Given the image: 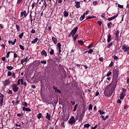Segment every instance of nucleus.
Segmentation results:
<instances>
[{
	"instance_id": "10",
	"label": "nucleus",
	"mask_w": 129,
	"mask_h": 129,
	"mask_svg": "<svg viewBox=\"0 0 129 129\" xmlns=\"http://www.w3.org/2000/svg\"><path fill=\"white\" fill-rule=\"evenodd\" d=\"M115 41H117L118 40L119 38V30H117V31H115Z\"/></svg>"
},
{
	"instance_id": "36",
	"label": "nucleus",
	"mask_w": 129,
	"mask_h": 129,
	"mask_svg": "<svg viewBox=\"0 0 129 129\" xmlns=\"http://www.w3.org/2000/svg\"><path fill=\"white\" fill-rule=\"evenodd\" d=\"M41 117H42V113H39L37 115V118H38V119H40V118H41Z\"/></svg>"
},
{
	"instance_id": "20",
	"label": "nucleus",
	"mask_w": 129,
	"mask_h": 129,
	"mask_svg": "<svg viewBox=\"0 0 129 129\" xmlns=\"http://www.w3.org/2000/svg\"><path fill=\"white\" fill-rule=\"evenodd\" d=\"M52 40L53 41L54 44H57V43H58V41L57 40V38H56V37L53 36L52 37Z\"/></svg>"
},
{
	"instance_id": "14",
	"label": "nucleus",
	"mask_w": 129,
	"mask_h": 129,
	"mask_svg": "<svg viewBox=\"0 0 129 129\" xmlns=\"http://www.w3.org/2000/svg\"><path fill=\"white\" fill-rule=\"evenodd\" d=\"M40 61L39 60H35L34 62V66L35 67H38V66H40Z\"/></svg>"
},
{
	"instance_id": "51",
	"label": "nucleus",
	"mask_w": 129,
	"mask_h": 129,
	"mask_svg": "<svg viewBox=\"0 0 129 129\" xmlns=\"http://www.w3.org/2000/svg\"><path fill=\"white\" fill-rule=\"evenodd\" d=\"M20 84H21V79L18 80L17 84L16 85H17V86H19V85H20Z\"/></svg>"
},
{
	"instance_id": "55",
	"label": "nucleus",
	"mask_w": 129,
	"mask_h": 129,
	"mask_svg": "<svg viewBox=\"0 0 129 129\" xmlns=\"http://www.w3.org/2000/svg\"><path fill=\"white\" fill-rule=\"evenodd\" d=\"M98 26L100 27H101V24H102V22L101 21H98L97 22Z\"/></svg>"
},
{
	"instance_id": "58",
	"label": "nucleus",
	"mask_w": 129,
	"mask_h": 129,
	"mask_svg": "<svg viewBox=\"0 0 129 129\" xmlns=\"http://www.w3.org/2000/svg\"><path fill=\"white\" fill-rule=\"evenodd\" d=\"M111 46H112V42L110 43V44H109L107 46V48H109L111 47Z\"/></svg>"
},
{
	"instance_id": "64",
	"label": "nucleus",
	"mask_w": 129,
	"mask_h": 129,
	"mask_svg": "<svg viewBox=\"0 0 129 129\" xmlns=\"http://www.w3.org/2000/svg\"><path fill=\"white\" fill-rule=\"evenodd\" d=\"M0 28H1V29H3L5 27H4V25L3 24H0Z\"/></svg>"
},
{
	"instance_id": "32",
	"label": "nucleus",
	"mask_w": 129,
	"mask_h": 129,
	"mask_svg": "<svg viewBox=\"0 0 129 129\" xmlns=\"http://www.w3.org/2000/svg\"><path fill=\"white\" fill-rule=\"evenodd\" d=\"M78 42L79 43V44H80V45H81L82 46L84 44V43L83 42V41L82 40H78Z\"/></svg>"
},
{
	"instance_id": "29",
	"label": "nucleus",
	"mask_w": 129,
	"mask_h": 129,
	"mask_svg": "<svg viewBox=\"0 0 129 129\" xmlns=\"http://www.w3.org/2000/svg\"><path fill=\"white\" fill-rule=\"evenodd\" d=\"M69 15V14L68 13V12H67V11H66L63 12L64 17H68Z\"/></svg>"
},
{
	"instance_id": "44",
	"label": "nucleus",
	"mask_w": 129,
	"mask_h": 129,
	"mask_svg": "<svg viewBox=\"0 0 129 129\" xmlns=\"http://www.w3.org/2000/svg\"><path fill=\"white\" fill-rule=\"evenodd\" d=\"M92 52H93V49H90L88 51V53L89 54H92Z\"/></svg>"
},
{
	"instance_id": "7",
	"label": "nucleus",
	"mask_w": 129,
	"mask_h": 129,
	"mask_svg": "<svg viewBox=\"0 0 129 129\" xmlns=\"http://www.w3.org/2000/svg\"><path fill=\"white\" fill-rule=\"evenodd\" d=\"M4 97H5V96L0 93V105L1 106H3V104L4 103Z\"/></svg>"
},
{
	"instance_id": "23",
	"label": "nucleus",
	"mask_w": 129,
	"mask_h": 129,
	"mask_svg": "<svg viewBox=\"0 0 129 129\" xmlns=\"http://www.w3.org/2000/svg\"><path fill=\"white\" fill-rule=\"evenodd\" d=\"M75 4H76V7L78 9V8H80V2H75Z\"/></svg>"
},
{
	"instance_id": "38",
	"label": "nucleus",
	"mask_w": 129,
	"mask_h": 129,
	"mask_svg": "<svg viewBox=\"0 0 129 129\" xmlns=\"http://www.w3.org/2000/svg\"><path fill=\"white\" fill-rule=\"evenodd\" d=\"M43 6H44L45 8H47V2H46L45 0L43 2Z\"/></svg>"
},
{
	"instance_id": "33",
	"label": "nucleus",
	"mask_w": 129,
	"mask_h": 129,
	"mask_svg": "<svg viewBox=\"0 0 129 129\" xmlns=\"http://www.w3.org/2000/svg\"><path fill=\"white\" fill-rule=\"evenodd\" d=\"M113 58L114 59H115L116 61H117V60H118V57H117L116 55H113Z\"/></svg>"
},
{
	"instance_id": "12",
	"label": "nucleus",
	"mask_w": 129,
	"mask_h": 129,
	"mask_svg": "<svg viewBox=\"0 0 129 129\" xmlns=\"http://www.w3.org/2000/svg\"><path fill=\"white\" fill-rule=\"evenodd\" d=\"M83 115H84L83 114L81 113V114L78 116H77L76 117V120H78V119H82V117H83Z\"/></svg>"
},
{
	"instance_id": "15",
	"label": "nucleus",
	"mask_w": 129,
	"mask_h": 129,
	"mask_svg": "<svg viewBox=\"0 0 129 129\" xmlns=\"http://www.w3.org/2000/svg\"><path fill=\"white\" fill-rule=\"evenodd\" d=\"M53 89L55 90V92L61 94V90L58 89V88H57L56 87L53 86Z\"/></svg>"
},
{
	"instance_id": "9",
	"label": "nucleus",
	"mask_w": 129,
	"mask_h": 129,
	"mask_svg": "<svg viewBox=\"0 0 129 129\" xmlns=\"http://www.w3.org/2000/svg\"><path fill=\"white\" fill-rule=\"evenodd\" d=\"M9 84H11V81H10V80H7L3 82V85L5 87H7V86H8V85H9Z\"/></svg>"
},
{
	"instance_id": "53",
	"label": "nucleus",
	"mask_w": 129,
	"mask_h": 129,
	"mask_svg": "<svg viewBox=\"0 0 129 129\" xmlns=\"http://www.w3.org/2000/svg\"><path fill=\"white\" fill-rule=\"evenodd\" d=\"M77 109V104H76L74 106V111H76V110Z\"/></svg>"
},
{
	"instance_id": "1",
	"label": "nucleus",
	"mask_w": 129,
	"mask_h": 129,
	"mask_svg": "<svg viewBox=\"0 0 129 129\" xmlns=\"http://www.w3.org/2000/svg\"><path fill=\"white\" fill-rule=\"evenodd\" d=\"M117 85V82H112L105 89L104 94L105 96H111L113 93V90L116 88Z\"/></svg>"
},
{
	"instance_id": "26",
	"label": "nucleus",
	"mask_w": 129,
	"mask_h": 129,
	"mask_svg": "<svg viewBox=\"0 0 129 129\" xmlns=\"http://www.w3.org/2000/svg\"><path fill=\"white\" fill-rule=\"evenodd\" d=\"M16 28L17 32H20L21 31V27L18 25H16Z\"/></svg>"
},
{
	"instance_id": "59",
	"label": "nucleus",
	"mask_w": 129,
	"mask_h": 129,
	"mask_svg": "<svg viewBox=\"0 0 129 129\" xmlns=\"http://www.w3.org/2000/svg\"><path fill=\"white\" fill-rule=\"evenodd\" d=\"M11 54V52L9 51L7 54V58H9L10 57V54Z\"/></svg>"
},
{
	"instance_id": "48",
	"label": "nucleus",
	"mask_w": 129,
	"mask_h": 129,
	"mask_svg": "<svg viewBox=\"0 0 129 129\" xmlns=\"http://www.w3.org/2000/svg\"><path fill=\"white\" fill-rule=\"evenodd\" d=\"M11 76L14 79L16 78V74H15V73H12Z\"/></svg>"
},
{
	"instance_id": "21",
	"label": "nucleus",
	"mask_w": 129,
	"mask_h": 129,
	"mask_svg": "<svg viewBox=\"0 0 129 129\" xmlns=\"http://www.w3.org/2000/svg\"><path fill=\"white\" fill-rule=\"evenodd\" d=\"M28 59H29V57H26L25 58L22 59L21 60V62L23 64V63H25V62H27L28 61Z\"/></svg>"
},
{
	"instance_id": "4",
	"label": "nucleus",
	"mask_w": 129,
	"mask_h": 129,
	"mask_svg": "<svg viewBox=\"0 0 129 129\" xmlns=\"http://www.w3.org/2000/svg\"><path fill=\"white\" fill-rule=\"evenodd\" d=\"M122 50H123V52H126L127 54H129V46L124 44L122 46Z\"/></svg>"
},
{
	"instance_id": "19",
	"label": "nucleus",
	"mask_w": 129,
	"mask_h": 129,
	"mask_svg": "<svg viewBox=\"0 0 129 129\" xmlns=\"http://www.w3.org/2000/svg\"><path fill=\"white\" fill-rule=\"evenodd\" d=\"M111 40V35L109 34H108V36H107V42L110 43Z\"/></svg>"
},
{
	"instance_id": "16",
	"label": "nucleus",
	"mask_w": 129,
	"mask_h": 129,
	"mask_svg": "<svg viewBox=\"0 0 129 129\" xmlns=\"http://www.w3.org/2000/svg\"><path fill=\"white\" fill-rule=\"evenodd\" d=\"M118 16V14H117L116 15H115L111 18H109L108 19V21H109V22H110V21H112L113 20H114V19H116V18H117V16Z\"/></svg>"
},
{
	"instance_id": "17",
	"label": "nucleus",
	"mask_w": 129,
	"mask_h": 129,
	"mask_svg": "<svg viewBox=\"0 0 129 129\" xmlns=\"http://www.w3.org/2000/svg\"><path fill=\"white\" fill-rule=\"evenodd\" d=\"M41 54L42 56H45V57H47V52H46L45 50H43L41 51Z\"/></svg>"
},
{
	"instance_id": "2",
	"label": "nucleus",
	"mask_w": 129,
	"mask_h": 129,
	"mask_svg": "<svg viewBox=\"0 0 129 129\" xmlns=\"http://www.w3.org/2000/svg\"><path fill=\"white\" fill-rule=\"evenodd\" d=\"M126 95V89L124 88H122L121 92L120 94V97H119L120 99L121 100L123 99V98L125 97Z\"/></svg>"
},
{
	"instance_id": "31",
	"label": "nucleus",
	"mask_w": 129,
	"mask_h": 129,
	"mask_svg": "<svg viewBox=\"0 0 129 129\" xmlns=\"http://www.w3.org/2000/svg\"><path fill=\"white\" fill-rule=\"evenodd\" d=\"M79 35L78 34H76L73 38V40L74 41H76V40L77 39V38H78Z\"/></svg>"
},
{
	"instance_id": "63",
	"label": "nucleus",
	"mask_w": 129,
	"mask_h": 129,
	"mask_svg": "<svg viewBox=\"0 0 129 129\" xmlns=\"http://www.w3.org/2000/svg\"><path fill=\"white\" fill-rule=\"evenodd\" d=\"M81 113L84 115L85 114V109H83Z\"/></svg>"
},
{
	"instance_id": "5",
	"label": "nucleus",
	"mask_w": 129,
	"mask_h": 129,
	"mask_svg": "<svg viewBox=\"0 0 129 129\" xmlns=\"http://www.w3.org/2000/svg\"><path fill=\"white\" fill-rule=\"evenodd\" d=\"M12 88L14 91V92H18V90H19V87H18V85L13 84L12 85Z\"/></svg>"
},
{
	"instance_id": "24",
	"label": "nucleus",
	"mask_w": 129,
	"mask_h": 129,
	"mask_svg": "<svg viewBox=\"0 0 129 129\" xmlns=\"http://www.w3.org/2000/svg\"><path fill=\"white\" fill-rule=\"evenodd\" d=\"M46 117L48 120H51V115L49 114V113H47Z\"/></svg>"
},
{
	"instance_id": "35",
	"label": "nucleus",
	"mask_w": 129,
	"mask_h": 129,
	"mask_svg": "<svg viewBox=\"0 0 129 129\" xmlns=\"http://www.w3.org/2000/svg\"><path fill=\"white\" fill-rule=\"evenodd\" d=\"M94 18H95V16L88 17L86 18V20H90V19H94Z\"/></svg>"
},
{
	"instance_id": "37",
	"label": "nucleus",
	"mask_w": 129,
	"mask_h": 129,
	"mask_svg": "<svg viewBox=\"0 0 129 129\" xmlns=\"http://www.w3.org/2000/svg\"><path fill=\"white\" fill-rule=\"evenodd\" d=\"M84 127H86V128H88L90 126V124H89V123H88V124H85L84 125Z\"/></svg>"
},
{
	"instance_id": "43",
	"label": "nucleus",
	"mask_w": 129,
	"mask_h": 129,
	"mask_svg": "<svg viewBox=\"0 0 129 129\" xmlns=\"http://www.w3.org/2000/svg\"><path fill=\"white\" fill-rule=\"evenodd\" d=\"M19 47L20 48V49H21V50H23L24 51V50H25V47H24V46L22 45H19Z\"/></svg>"
},
{
	"instance_id": "42",
	"label": "nucleus",
	"mask_w": 129,
	"mask_h": 129,
	"mask_svg": "<svg viewBox=\"0 0 129 129\" xmlns=\"http://www.w3.org/2000/svg\"><path fill=\"white\" fill-rule=\"evenodd\" d=\"M7 93H8V94H13V91L9 90L7 91Z\"/></svg>"
},
{
	"instance_id": "47",
	"label": "nucleus",
	"mask_w": 129,
	"mask_h": 129,
	"mask_svg": "<svg viewBox=\"0 0 129 129\" xmlns=\"http://www.w3.org/2000/svg\"><path fill=\"white\" fill-rule=\"evenodd\" d=\"M101 17L102 18V19L103 20H105V14L103 13L102 15H101Z\"/></svg>"
},
{
	"instance_id": "28",
	"label": "nucleus",
	"mask_w": 129,
	"mask_h": 129,
	"mask_svg": "<svg viewBox=\"0 0 129 129\" xmlns=\"http://www.w3.org/2000/svg\"><path fill=\"white\" fill-rule=\"evenodd\" d=\"M84 18H85V14H84L80 18V21H83L84 20Z\"/></svg>"
},
{
	"instance_id": "49",
	"label": "nucleus",
	"mask_w": 129,
	"mask_h": 129,
	"mask_svg": "<svg viewBox=\"0 0 129 129\" xmlns=\"http://www.w3.org/2000/svg\"><path fill=\"white\" fill-rule=\"evenodd\" d=\"M12 72L9 71L7 74V76H12Z\"/></svg>"
},
{
	"instance_id": "11",
	"label": "nucleus",
	"mask_w": 129,
	"mask_h": 129,
	"mask_svg": "<svg viewBox=\"0 0 129 129\" xmlns=\"http://www.w3.org/2000/svg\"><path fill=\"white\" fill-rule=\"evenodd\" d=\"M28 16V14H27V11L24 10L23 12H21V17H23L24 16L25 17H27Z\"/></svg>"
},
{
	"instance_id": "8",
	"label": "nucleus",
	"mask_w": 129,
	"mask_h": 129,
	"mask_svg": "<svg viewBox=\"0 0 129 129\" xmlns=\"http://www.w3.org/2000/svg\"><path fill=\"white\" fill-rule=\"evenodd\" d=\"M113 75L115 77H118V70L117 69L113 70Z\"/></svg>"
},
{
	"instance_id": "22",
	"label": "nucleus",
	"mask_w": 129,
	"mask_h": 129,
	"mask_svg": "<svg viewBox=\"0 0 129 129\" xmlns=\"http://www.w3.org/2000/svg\"><path fill=\"white\" fill-rule=\"evenodd\" d=\"M7 69H8L9 71H11L14 69V67L12 66H7Z\"/></svg>"
},
{
	"instance_id": "27",
	"label": "nucleus",
	"mask_w": 129,
	"mask_h": 129,
	"mask_svg": "<svg viewBox=\"0 0 129 129\" xmlns=\"http://www.w3.org/2000/svg\"><path fill=\"white\" fill-rule=\"evenodd\" d=\"M111 26H112V23L109 22L107 24V27L108 29H111Z\"/></svg>"
},
{
	"instance_id": "3",
	"label": "nucleus",
	"mask_w": 129,
	"mask_h": 129,
	"mask_svg": "<svg viewBox=\"0 0 129 129\" xmlns=\"http://www.w3.org/2000/svg\"><path fill=\"white\" fill-rule=\"evenodd\" d=\"M78 30V27H76L75 28H74V29H73L72 30V31L70 32V34L68 35L69 38H70V37H71V36H72V37H74V36L76 34V32H77Z\"/></svg>"
},
{
	"instance_id": "52",
	"label": "nucleus",
	"mask_w": 129,
	"mask_h": 129,
	"mask_svg": "<svg viewBox=\"0 0 129 129\" xmlns=\"http://www.w3.org/2000/svg\"><path fill=\"white\" fill-rule=\"evenodd\" d=\"M20 83L22 85H24V79H21Z\"/></svg>"
},
{
	"instance_id": "25",
	"label": "nucleus",
	"mask_w": 129,
	"mask_h": 129,
	"mask_svg": "<svg viewBox=\"0 0 129 129\" xmlns=\"http://www.w3.org/2000/svg\"><path fill=\"white\" fill-rule=\"evenodd\" d=\"M37 41H38V37H36L34 39H33V41H31V43L32 44H35V43H37Z\"/></svg>"
},
{
	"instance_id": "30",
	"label": "nucleus",
	"mask_w": 129,
	"mask_h": 129,
	"mask_svg": "<svg viewBox=\"0 0 129 129\" xmlns=\"http://www.w3.org/2000/svg\"><path fill=\"white\" fill-rule=\"evenodd\" d=\"M98 112H99V113L101 115H102V114H104V113H105V112H104L103 110H99L98 111Z\"/></svg>"
},
{
	"instance_id": "18",
	"label": "nucleus",
	"mask_w": 129,
	"mask_h": 129,
	"mask_svg": "<svg viewBox=\"0 0 129 129\" xmlns=\"http://www.w3.org/2000/svg\"><path fill=\"white\" fill-rule=\"evenodd\" d=\"M22 109L23 111H31V109H30V108H26V107H23Z\"/></svg>"
},
{
	"instance_id": "40",
	"label": "nucleus",
	"mask_w": 129,
	"mask_h": 129,
	"mask_svg": "<svg viewBox=\"0 0 129 129\" xmlns=\"http://www.w3.org/2000/svg\"><path fill=\"white\" fill-rule=\"evenodd\" d=\"M88 109H89V110H92V105L91 104H90L89 105Z\"/></svg>"
},
{
	"instance_id": "6",
	"label": "nucleus",
	"mask_w": 129,
	"mask_h": 129,
	"mask_svg": "<svg viewBox=\"0 0 129 129\" xmlns=\"http://www.w3.org/2000/svg\"><path fill=\"white\" fill-rule=\"evenodd\" d=\"M76 122V120L75 119V118L74 116H72L71 118L70 119V120L69 121V123L70 124H74Z\"/></svg>"
},
{
	"instance_id": "34",
	"label": "nucleus",
	"mask_w": 129,
	"mask_h": 129,
	"mask_svg": "<svg viewBox=\"0 0 129 129\" xmlns=\"http://www.w3.org/2000/svg\"><path fill=\"white\" fill-rule=\"evenodd\" d=\"M111 74H112V73H111V72L110 71H109L108 73H107V77H109V76H110V75H111Z\"/></svg>"
},
{
	"instance_id": "60",
	"label": "nucleus",
	"mask_w": 129,
	"mask_h": 129,
	"mask_svg": "<svg viewBox=\"0 0 129 129\" xmlns=\"http://www.w3.org/2000/svg\"><path fill=\"white\" fill-rule=\"evenodd\" d=\"M99 61H100V62H103V57H101L99 58Z\"/></svg>"
},
{
	"instance_id": "61",
	"label": "nucleus",
	"mask_w": 129,
	"mask_h": 129,
	"mask_svg": "<svg viewBox=\"0 0 129 129\" xmlns=\"http://www.w3.org/2000/svg\"><path fill=\"white\" fill-rule=\"evenodd\" d=\"M14 58L15 59H16V58H18V54H17V53H14Z\"/></svg>"
},
{
	"instance_id": "62",
	"label": "nucleus",
	"mask_w": 129,
	"mask_h": 129,
	"mask_svg": "<svg viewBox=\"0 0 129 129\" xmlns=\"http://www.w3.org/2000/svg\"><path fill=\"white\" fill-rule=\"evenodd\" d=\"M118 8H119L120 9H123V6L122 5H120L119 4L118 5Z\"/></svg>"
},
{
	"instance_id": "54",
	"label": "nucleus",
	"mask_w": 129,
	"mask_h": 129,
	"mask_svg": "<svg viewBox=\"0 0 129 129\" xmlns=\"http://www.w3.org/2000/svg\"><path fill=\"white\" fill-rule=\"evenodd\" d=\"M9 44H12V45H15V43H14V41L9 40L8 41Z\"/></svg>"
},
{
	"instance_id": "50",
	"label": "nucleus",
	"mask_w": 129,
	"mask_h": 129,
	"mask_svg": "<svg viewBox=\"0 0 129 129\" xmlns=\"http://www.w3.org/2000/svg\"><path fill=\"white\" fill-rule=\"evenodd\" d=\"M23 105H24V106H26V107H28V103L24 102L23 103Z\"/></svg>"
},
{
	"instance_id": "13",
	"label": "nucleus",
	"mask_w": 129,
	"mask_h": 129,
	"mask_svg": "<svg viewBox=\"0 0 129 129\" xmlns=\"http://www.w3.org/2000/svg\"><path fill=\"white\" fill-rule=\"evenodd\" d=\"M62 45L60 42L57 43V46L58 48V53L59 54H61V46Z\"/></svg>"
},
{
	"instance_id": "56",
	"label": "nucleus",
	"mask_w": 129,
	"mask_h": 129,
	"mask_svg": "<svg viewBox=\"0 0 129 129\" xmlns=\"http://www.w3.org/2000/svg\"><path fill=\"white\" fill-rule=\"evenodd\" d=\"M97 4H98V2L97 1H94L93 2V5H94V6H96Z\"/></svg>"
},
{
	"instance_id": "39",
	"label": "nucleus",
	"mask_w": 129,
	"mask_h": 129,
	"mask_svg": "<svg viewBox=\"0 0 129 129\" xmlns=\"http://www.w3.org/2000/svg\"><path fill=\"white\" fill-rule=\"evenodd\" d=\"M63 121H67L68 120V118L65 117V116L62 118Z\"/></svg>"
},
{
	"instance_id": "45",
	"label": "nucleus",
	"mask_w": 129,
	"mask_h": 129,
	"mask_svg": "<svg viewBox=\"0 0 129 129\" xmlns=\"http://www.w3.org/2000/svg\"><path fill=\"white\" fill-rule=\"evenodd\" d=\"M50 55H53L54 54V50L53 49H51L49 52Z\"/></svg>"
},
{
	"instance_id": "46",
	"label": "nucleus",
	"mask_w": 129,
	"mask_h": 129,
	"mask_svg": "<svg viewBox=\"0 0 129 129\" xmlns=\"http://www.w3.org/2000/svg\"><path fill=\"white\" fill-rule=\"evenodd\" d=\"M61 125L62 127H63V128H65V122H62L61 123Z\"/></svg>"
},
{
	"instance_id": "57",
	"label": "nucleus",
	"mask_w": 129,
	"mask_h": 129,
	"mask_svg": "<svg viewBox=\"0 0 129 129\" xmlns=\"http://www.w3.org/2000/svg\"><path fill=\"white\" fill-rule=\"evenodd\" d=\"M112 66H113V62H111V63L109 65V67L110 68H111V67H112Z\"/></svg>"
},
{
	"instance_id": "41",
	"label": "nucleus",
	"mask_w": 129,
	"mask_h": 129,
	"mask_svg": "<svg viewBox=\"0 0 129 129\" xmlns=\"http://www.w3.org/2000/svg\"><path fill=\"white\" fill-rule=\"evenodd\" d=\"M23 36H24V32H22L21 34L19 35V37L20 39H22L23 38Z\"/></svg>"
}]
</instances>
